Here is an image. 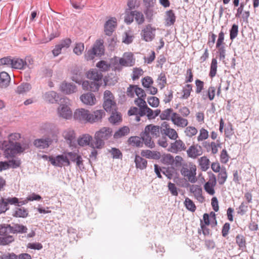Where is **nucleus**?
<instances>
[{"mask_svg": "<svg viewBox=\"0 0 259 259\" xmlns=\"http://www.w3.org/2000/svg\"><path fill=\"white\" fill-rule=\"evenodd\" d=\"M15 238L12 235L1 236L0 237V245H7L14 242Z\"/></svg>", "mask_w": 259, "mask_h": 259, "instance_id": "obj_41", "label": "nucleus"}, {"mask_svg": "<svg viewBox=\"0 0 259 259\" xmlns=\"http://www.w3.org/2000/svg\"><path fill=\"white\" fill-rule=\"evenodd\" d=\"M174 113L172 109H166L160 114V118L161 120H171V116H172Z\"/></svg>", "mask_w": 259, "mask_h": 259, "instance_id": "obj_40", "label": "nucleus"}, {"mask_svg": "<svg viewBox=\"0 0 259 259\" xmlns=\"http://www.w3.org/2000/svg\"><path fill=\"white\" fill-rule=\"evenodd\" d=\"M63 136L66 140L70 147L75 146V134L73 130L68 129L65 131L63 133Z\"/></svg>", "mask_w": 259, "mask_h": 259, "instance_id": "obj_14", "label": "nucleus"}, {"mask_svg": "<svg viewBox=\"0 0 259 259\" xmlns=\"http://www.w3.org/2000/svg\"><path fill=\"white\" fill-rule=\"evenodd\" d=\"M80 99L84 104L89 105H94L96 101L95 95L91 93L81 95Z\"/></svg>", "mask_w": 259, "mask_h": 259, "instance_id": "obj_23", "label": "nucleus"}, {"mask_svg": "<svg viewBox=\"0 0 259 259\" xmlns=\"http://www.w3.org/2000/svg\"><path fill=\"white\" fill-rule=\"evenodd\" d=\"M187 136L192 137L197 133V130L193 126H188L185 131Z\"/></svg>", "mask_w": 259, "mask_h": 259, "instance_id": "obj_60", "label": "nucleus"}, {"mask_svg": "<svg viewBox=\"0 0 259 259\" xmlns=\"http://www.w3.org/2000/svg\"><path fill=\"white\" fill-rule=\"evenodd\" d=\"M136 167L140 169H144L146 168L147 161L139 155H136L135 158Z\"/></svg>", "mask_w": 259, "mask_h": 259, "instance_id": "obj_31", "label": "nucleus"}, {"mask_svg": "<svg viewBox=\"0 0 259 259\" xmlns=\"http://www.w3.org/2000/svg\"><path fill=\"white\" fill-rule=\"evenodd\" d=\"M176 17L173 10H169L165 12V25L170 26L174 24L176 22Z\"/></svg>", "mask_w": 259, "mask_h": 259, "instance_id": "obj_27", "label": "nucleus"}, {"mask_svg": "<svg viewBox=\"0 0 259 259\" xmlns=\"http://www.w3.org/2000/svg\"><path fill=\"white\" fill-rule=\"evenodd\" d=\"M171 121L179 127H184L188 124V120L182 118L179 114L174 113L171 116Z\"/></svg>", "mask_w": 259, "mask_h": 259, "instance_id": "obj_15", "label": "nucleus"}, {"mask_svg": "<svg viewBox=\"0 0 259 259\" xmlns=\"http://www.w3.org/2000/svg\"><path fill=\"white\" fill-rule=\"evenodd\" d=\"M175 140V142L171 143L168 151L174 153H177L178 152L185 151L186 149L185 143L181 140Z\"/></svg>", "mask_w": 259, "mask_h": 259, "instance_id": "obj_9", "label": "nucleus"}, {"mask_svg": "<svg viewBox=\"0 0 259 259\" xmlns=\"http://www.w3.org/2000/svg\"><path fill=\"white\" fill-rule=\"evenodd\" d=\"M155 30L151 24L147 25L142 31L143 39L146 41H152L155 37Z\"/></svg>", "mask_w": 259, "mask_h": 259, "instance_id": "obj_7", "label": "nucleus"}, {"mask_svg": "<svg viewBox=\"0 0 259 259\" xmlns=\"http://www.w3.org/2000/svg\"><path fill=\"white\" fill-rule=\"evenodd\" d=\"M12 68L20 70L25 69L23 59L19 58H13Z\"/></svg>", "mask_w": 259, "mask_h": 259, "instance_id": "obj_39", "label": "nucleus"}, {"mask_svg": "<svg viewBox=\"0 0 259 259\" xmlns=\"http://www.w3.org/2000/svg\"><path fill=\"white\" fill-rule=\"evenodd\" d=\"M12 234H24L27 232L28 229L26 226L22 224L12 223Z\"/></svg>", "mask_w": 259, "mask_h": 259, "instance_id": "obj_25", "label": "nucleus"}, {"mask_svg": "<svg viewBox=\"0 0 259 259\" xmlns=\"http://www.w3.org/2000/svg\"><path fill=\"white\" fill-rule=\"evenodd\" d=\"M96 66L100 69L101 71H106L110 68V65H109L105 61H100L96 64Z\"/></svg>", "mask_w": 259, "mask_h": 259, "instance_id": "obj_56", "label": "nucleus"}, {"mask_svg": "<svg viewBox=\"0 0 259 259\" xmlns=\"http://www.w3.org/2000/svg\"><path fill=\"white\" fill-rule=\"evenodd\" d=\"M144 72L141 68H134L133 72L132 79L135 80L139 78L142 76Z\"/></svg>", "mask_w": 259, "mask_h": 259, "instance_id": "obj_61", "label": "nucleus"}, {"mask_svg": "<svg viewBox=\"0 0 259 259\" xmlns=\"http://www.w3.org/2000/svg\"><path fill=\"white\" fill-rule=\"evenodd\" d=\"M227 178V173L225 167L221 168V171L219 173L218 180L219 184L223 185L226 182Z\"/></svg>", "mask_w": 259, "mask_h": 259, "instance_id": "obj_42", "label": "nucleus"}, {"mask_svg": "<svg viewBox=\"0 0 259 259\" xmlns=\"http://www.w3.org/2000/svg\"><path fill=\"white\" fill-rule=\"evenodd\" d=\"M11 228V224H0V236L10 235V234H12Z\"/></svg>", "mask_w": 259, "mask_h": 259, "instance_id": "obj_36", "label": "nucleus"}, {"mask_svg": "<svg viewBox=\"0 0 259 259\" xmlns=\"http://www.w3.org/2000/svg\"><path fill=\"white\" fill-rule=\"evenodd\" d=\"M236 242L240 249L243 250L246 248V240L243 235H237L236 237Z\"/></svg>", "mask_w": 259, "mask_h": 259, "instance_id": "obj_46", "label": "nucleus"}, {"mask_svg": "<svg viewBox=\"0 0 259 259\" xmlns=\"http://www.w3.org/2000/svg\"><path fill=\"white\" fill-rule=\"evenodd\" d=\"M28 214V211L24 207H16L12 215L16 218H26Z\"/></svg>", "mask_w": 259, "mask_h": 259, "instance_id": "obj_32", "label": "nucleus"}, {"mask_svg": "<svg viewBox=\"0 0 259 259\" xmlns=\"http://www.w3.org/2000/svg\"><path fill=\"white\" fill-rule=\"evenodd\" d=\"M161 133L165 136H167L171 140H176L178 138V135L176 131L171 128L161 129Z\"/></svg>", "mask_w": 259, "mask_h": 259, "instance_id": "obj_30", "label": "nucleus"}, {"mask_svg": "<svg viewBox=\"0 0 259 259\" xmlns=\"http://www.w3.org/2000/svg\"><path fill=\"white\" fill-rule=\"evenodd\" d=\"M52 143V140L49 138L45 139H38L34 140V145L39 149H45L48 148Z\"/></svg>", "mask_w": 259, "mask_h": 259, "instance_id": "obj_21", "label": "nucleus"}, {"mask_svg": "<svg viewBox=\"0 0 259 259\" xmlns=\"http://www.w3.org/2000/svg\"><path fill=\"white\" fill-rule=\"evenodd\" d=\"M89 111L83 108L76 110L74 113V118L80 121L89 122Z\"/></svg>", "mask_w": 259, "mask_h": 259, "instance_id": "obj_11", "label": "nucleus"}, {"mask_svg": "<svg viewBox=\"0 0 259 259\" xmlns=\"http://www.w3.org/2000/svg\"><path fill=\"white\" fill-rule=\"evenodd\" d=\"M12 64L13 58L10 56L5 57L0 59V65L12 68Z\"/></svg>", "mask_w": 259, "mask_h": 259, "instance_id": "obj_53", "label": "nucleus"}, {"mask_svg": "<svg viewBox=\"0 0 259 259\" xmlns=\"http://www.w3.org/2000/svg\"><path fill=\"white\" fill-rule=\"evenodd\" d=\"M196 167L195 165L190 164L189 166L184 165L181 169V174L186 177L191 183L195 182Z\"/></svg>", "mask_w": 259, "mask_h": 259, "instance_id": "obj_3", "label": "nucleus"}, {"mask_svg": "<svg viewBox=\"0 0 259 259\" xmlns=\"http://www.w3.org/2000/svg\"><path fill=\"white\" fill-rule=\"evenodd\" d=\"M109 152L111 154L113 158L120 159L122 157L121 152L118 149L116 148H112Z\"/></svg>", "mask_w": 259, "mask_h": 259, "instance_id": "obj_59", "label": "nucleus"}, {"mask_svg": "<svg viewBox=\"0 0 259 259\" xmlns=\"http://www.w3.org/2000/svg\"><path fill=\"white\" fill-rule=\"evenodd\" d=\"M144 130L145 133L151 134L153 137L157 138L161 133L160 126L153 124H149L145 126Z\"/></svg>", "mask_w": 259, "mask_h": 259, "instance_id": "obj_22", "label": "nucleus"}, {"mask_svg": "<svg viewBox=\"0 0 259 259\" xmlns=\"http://www.w3.org/2000/svg\"><path fill=\"white\" fill-rule=\"evenodd\" d=\"M132 13L134 14L135 21L139 25L142 24L145 21V18L143 14L140 11H133Z\"/></svg>", "mask_w": 259, "mask_h": 259, "instance_id": "obj_47", "label": "nucleus"}, {"mask_svg": "<svg viewBox=\"0 0 259 259\" xmlns=\"http://www.w3.org/2000/svg\"><path fill=\"white\" fill-rule=\"evenodd\" d=\"M31 89V85L27 82H23L17 87L16 92L19 94H23L29 92Z\"/></svg>", "mask_w": 259, "mask_h": 259, "instance_id": "obj_34", "label": "nucleus"}, {"mask_svg": "<svg viewBox=\"0 0 259 259\" xmlns=\"http://www.w3.org/2000/svg\"><path fill=\"white\" fill-rule=\"evenodd\" d=\"M128 142L130 144L132 145L133 146H136L137 147H143V142L142 141V138L141 137H131L128 139Z\"/></svg>", "mask_w": 259, "mask_h": 259, "instance_id": "obj_38", "label": "nucleus"}, {"mask_svg": "<svg viewBox=\"0 0 259 259\" xmlns=\"http://www.w3.org/2000/svg\"><path fill=\"white\" fill-rule=\"evenodd\" d=\"M184 205L186 208L189 211L193 212L196 210V206L192 200L189 198H186L184 201Z\"/></svg>", "mask_w": 259, "mask_h": 259, "instance_id": "obj_50", "label": "nucleus"}, {"mask_svg": "<svg viewBox=\"0 0 259 259\" xmlns=\"http://www.w3.org/2000/svg\"><path fill=\"white\" fill-rule=\"evenodd\" d=\"M109 120L112 124H116L121 121V115L120 113L118 112L114 113V111H113Z\"/></svg>", "mask_w": 259, "mask_h": 259, "instance_id": "obj_49", "label": "nucleus"}, {"mask_svg": "<svg viewBox=\"0 0 259 259\" xmlns=\"http://www.w3.org/2000/svg\"><path fill=\"white\" fill-rule=\"evenodd\" d=\"M217 60L216 58H212L210 67V71L209 75L210 77L212 78L214 77L217 73Z\"/></svg>", "mask_w": 259, "mask_h": 259, "instance_id": "obj_44", "label": "nucleus"}, {"mask_svg": "<svg viewBox=\"0 0 259 259\" xmlns=\"http://www.w3.org/2000/svg\"><path fill=\"white\" fill-rule=\"evenodd\" d=\"M44 129L46 130L49 134L52 135L53 137L56 136L59 133L58 127L55 124L53 123H48L45 124Z\"/></svg>", "mask_w": 259, "mask_h": 259, "instance_id": "obj_33", "label": "nucleus"}, {"mask_svg": "<svg viewBox=\"0 0 259 259\" xmlns=\"http://www.w3.org/2000/svg\"><path fill=\"white\" fill-rule=\"evenodd\" d=\"M238 33V26L234 24L230 30V38L233 40L237 36Z\"/></svg>", "mask_w": 259, "mask_h": 259, "instance_id": "obj_55", "label": "nucleus"}, {"mask_svg": "<svg viewBox=\"0 0 259 259\" xmlns=\"http://www.w3.org/2000/svg\"><path fill=\"white\" fill-rule=\"evenodd\" d=\"M105 115V113L103 110H97L93 113H90L89 122L94 123L101 121Z\"/></svg>", "mask_w": 259, "mask_h": 259, "instance_id": "obj_19", "label": "nucleus"}, {"mask_svg": "<svg viewBox=\"0 0 259 259\" xmlns=\"http://www.w3.org/2000/svg\"><path fill=\"white\" fill-rule=\"evenodd\" d=\"M144 13L148 22H151L153 19V16L154 14H156V12H154L153 7H145L144 10Z\"/></svg>", "mask_w": 259, "mask_h": 259, "instance_id": "obj_43", "label": "nucleus"}, {"mask_svg": "<svg viewBox=\"0 0 259 259\" xmlns=\"http://www.w3.org/2000/svg\"><path fill=\"white\" fill-rule=\"evenodd\" d=\"M199 164L203 171L207 170L209 167V160L205 156L201 157L199 159Z\"/></svg>", "mask_w": 259, "mask_h": 259, "instance_id": "obj_45", "label": "nucleus"}, {"mask_svg": "<svg viewBox=\"0 0 259 259\" xmlns=\"http://www.w3.org/2000/svg\"><path fill=\"white\" fill-rule=\"evenodd\" d=\"M104 102L103 107L107 112H113L115 110L116 103L112 93L108 90H106L104 93Z\"/></svg>", "mask_w": 259, "mask_h": 259, "instance_id": "obj_2", "label": "nucleus"}, {"mask_svg": "<svg viewBox=\"0 0 259 259\" xmlns=\"http://www.w3.org/2000/svg\"><path fill=\"white\" fill-rule=\"evenodd\" d=\"M60 88L61 91L66 94H71L77 91V88L75 84L67 82H62Z\"/></svg>", "mask_w": 259, "mask_h": 259, "instance_id": "obj_17", "label": "nucleus"}, {"mask_svg": "<svg viewBox=\"0 0 259 259\" xmlns=\"http://www.w3.org/2000/svg\"><path fill=\"white\" fill-rule=\"evenodd\" d=\"M10 144L9 147H7V145H5V152L10 156H13L16 154L22 153L28 148L27 144H23L21 146L20 143L17 142Z\"/></svg>", "mask_w": 259, "mask_h": 259, "instance_id": "obj_4", "label": "nucleus"}, {"mask_svg": "<svg viewBox=\"0 0 259 259\" xmlns=\"http://www.w3.org/2000/svg\"><path fill=\"white\" fill-rule=\"evenodd\" d=\"M129 66H133L135 63V60L134 59L133 54L132 53H125L123 57Z\"/></svg>", "mask_w": 259, "mask_h": 259, "instance_id": "obj_54", "label": "nucleus"}, {"mask_svg": "<svg viewBox=\"0 0 259 259\" xmlns=\"http://www.w3.org/2000/svg\"><path fill=\"white\" fill-rule=\"evenodd\" d=\"M134 14L132 13V11H129L126 10L125 12V15L124 17V22L127 24H130L134 21Z\"/></svg>", "mask_w": 259, "mask_h": 259, "instance_id": "obj_57", "label": "nucleus"}, {"mask_svg": "<svg viewBox=\"0 0 259 259\" xmlns=\"http://www.w3.org/2000/svg\"><path fill=\"white\" fill-rule=\"evenodd\" d=\"M66 155L67 156L69 159V161H71L72 162H75L77 158L80 155L78 154V151L77 152H69L66 153Z\"/></svg>", "mask_w": 259, "mask_h": 259, "instance_id": "obj_58", "label": "nucleus"}, {"mask_svg": "<svg viewBox=\"0 0 259 259\" xmlns=\"http://www.w3.org/2000/svg\"><path fill=\"white\" fill-rule=\"evenodd\" d=\"M130 133V128L127 126H123L120 128L114 134V139H119L127 135Z\"/></svg>", "mask_w": 259, "mask_h": 259, "instance_id": "obj_37", "label": "nucleus"}, {"mask_svg": "<svg viewBox=\"0 0 259 259\" xmlns=\"http://www.w3.org/2000/svg\"><path fill=\"white\" fill-rule=\"evenodd\" d=\"M192 91V85L190 84H187L185 85V87L183 89V95L181 97V98L183 99H187L191 94V92Z\"/></svg>", "mask_w": 259, "mask_h": 259, "instance_id": "obj_51", "label": "nucleus"}, {"mask_svg": "<svg viewBox=\"0 0 259 259\" xmlns=\"http://www.w3.org/2000/svg\"><path fill=\"white\" fill-rule=\"evenodd\" d=\"M190 192L194 195V197L199 202L202 203L204 201V197L202 195V188L198 185H192L190 188Z\"/></svg>", "mask_w": 259, "mask_h": 259, "instance_id": "obj_18", "label": "nucleus"}, {"mask_svg": "<svg viewBox=\"0 0 259 259\" xmlns=\"http://www.w3.org/2000/svg\"><path fill=\"white\" fill-rule=\"evenodd\" d=\"M174 159L170 154L163 155L161 158V161L165 164H172L174 162Z\"/></svg>", "mask_w": 259, "mask_h": 259, "instance_id": "obj_52", "label": "nucleus"}, {"mask_svg": "<svg viewBox=\"0 0 259 259\" xmlns=\"http://www.w3.org/2000/svg\"><path fill=\"white\" fill-rule=\"evenodd\" d=\"M57 111L59 116L63 118L69 119L72 117V111L70 107L66 105H61L58 107Z\"/></svg>", "mask_w": 259, "mask_h": 259, "instance_id": "obj_12", "label": "nucleus"}, {"mask_svg": "<svg viewBox=\"0 0 259 259\" xmlns=\"http://www.w3.org/2000/svg\"><path fill=\"white\" fill-rule=\"evenodd\" d=\"M87 76L88 78L96 81L101 82L103 78V75L101 71L96 69L89 71Z\"/></svg>", "mask_w": 259, "mask_h": 259, "instance_id": "obj_24", "label": "nucleus"}, {"mask_svg": "<svg viewBox=\"0 0 259 259\" xmlns=\"http://www.w3.org/2000/svg\"><path fill=\"white\" fill-rule=\"evenodd\" d=\"M78 144L82 147L89 146L92 148H96L95 146H93L92 144L95 143V139L89 134H84L79 137L77 140Z\"/></svg>", "mask_w": 259, "mask_h": 259, "instance_id": "obj_8", "label": "nucleus"}, {"mask_svg": "<svg viewBox=\"0 0 259 259\" xmlns=\"http://www.w3.org/2000/svg\"><path fill=\"white\" fill-rule=\"evenodd\" d=\"M49 161L51 164L55 166L62 167L64 163H66L67 166H69L70 164V161H69L66 155H59L55 158L53 156L49 157Z\"/></svg>", "mask_w": 259, "mask_h": 259, "instance_id": "obj_5", "label": "nucleus"}, {"mask_svg": "<svg viewBox=\"0 0 259 259\" xmlns=\"http://www.w3.org/2000/svg\"><path fill=\"white\" fill-rule=\"evenodd\" d=\"M217 184L215 176L212 174H209V180L204 184V189L205 191L210 195L215 193L214 187Z\"/></svg>", "mask_w": 259, "mask_h": 259, "instance_id": "obj_6", "label": "nucleus"}, {"mask_svg": "<svg viewBox=\"0 0 259 259\" xmlns=\"http://www.w3.org/2000/svg\"><path fill=\"white\" fill-rule=\"evenodd\" d=\"M189 157L196 158L202 154V147L198 144L191 146L187 151Z\"/></svg>", "mask_w": 259, "mask_h": 259, "instance_id": "obj_13", "label": "nucleus"}, {"mask_svg": "<svg viewBox=\"0 0 259 259\" xmlns=\"http://www.w3.org/2000/svg\"><path fill=\"white\" fill-rule=\"evenodd\" d=\"M83 75L81 72L76 73L72 76V79L76 83L79 84H82V87L84 90H89L90 82L88 80H83Z\"/></svg>", "mask_w": 259, "mask_h": 259, "instance_id": "obj_10", "label": "nucleus"}, {"mask_svg": "<svg viewBox=\"0 0 259 259\" xmlns=\"http://www.w3.org/2000/svg\"><path fill=\"white\" fill-rule=\"evenodd\" d=\"M101 84V82H99V81L94 80L90 81L89 91L91 92H96L99 90Z\"/></svg>", "mask_w": 259, "mask_h": 259, "instance_id": "obj_62", "label": "nucleus"}, {"mask_svg": "<svg viewBox=\"0 0 259 259\" xmlns=\"http://www.w3.org/2000/svg\"><path fill=\"white\" fill-rule=\"evenodd\" d=\"M92 49L97 56L102 55L104 53L103 41L102 40H97Z\"/></svg>", "mask_w": 259, "mask_h": 259, "instance_id": "obj_35", "label": "nucleus"}, {"mask_svg": "<svg viewBox=\"0 0 259 259\" xmlns=\"http://www.w3.org/2000/svg\"><path fill=\"white\" fill-rule=\"evenodd\" d=\"M122 66H129L128 64L126 63V61L123 57L119 59V64L115 65L114 66V70L120 71L121 70Z\"/></svg>", "mask_w": 259, "mask_h": 259, "instance_id": "obj_63", "label": "nucleus"}, {"mask_svg": "<svg viewBox=\"0 0 259 259\" xmlns=\"http://www.w3.org/2000/svg\"><path fill=\"white\" fill-rule=\"evenodd\" d=\"M196 84V90L195 92L196 94H200L202 92V91L204 89V82L197 79L195 80Z\"/></svg>", "mask_w": 259, "mask_h": 259, "instance_id": "obj_64", "label": "nucleus"}, {"mask_svg": "<svg viewBox=\"0 0 259 259\" xmlns=\"http://www.w3.org/2000/svg\"><path fill=\"white\" fill-rule=\"evenodd\" d=\"M203 146H204V147H205L207 149L208 151V148L211 149L212 153L214 154L218 152V148L220 146V144H217L214 142H212L210 144L207 143L206 142H205V144Z\"/></svg>", "mask_w": 259, "mask_h": 259, "instance_id": "obj_48", "label": "nucleus"}, {"mask_svg": "<svg viewBox=\"0 0 259 259\" xmlns=\"http://www.w3.org/2000/svg\"><path fill=\"white\" fill-rule=\"evenodd\" d=\"M44 99L46 101L50 103H54L58 102L59 99V96L58 94L55 91H49L46 92L44 96Z\"/></svg>", "mask_w": 259, "mask_h": 259, "instance_id": "obj_26", "label": "nucleus"}, {"mask_svg": "<svg viewBox=\"0 0 259 259\" xmlns=\"http://www.w3.org/2000/svg\"><path fill=\"white\" fill-rule=\"evenodd\" d=\"M116 25V19L112 17L109 19L104 25V31L106 35L110 36L114 31Z\"/></svg>", "mask_w": 259, "mask_h": 259, "instance_id": "obj_16", "label": "nucleus"}, {"mask_svg": "<svg viewBox=\"0 0 259 259\" xmlns=\"http://www.w3.org/2000/svg\"><path fill=\"white\" fill-rule=\"evenodd\" d=\"M140 136L142 138L143 144H144L147 147L152 149L155 147V144L152 140V138L150 134L145 133V130L140 134Z\"/></svg>", "mask_w": 259, "mask_h": 259, "instance_id": "obj_20", "label": "nucleus"}, {"mask_svg": "<svg viewBox=\"0 0 259 259\" xmlns=\"http://www.w3.org/2000/svg\"><path fill=\"white\" fill-rule=\"evenodd\" d=\"M112 134L111 128L107 127L102 128L96 132L94 136L95 143L92 144V146H95L97 149H102L105 145L104 141L109 139L111 137Z\"/></svg>", "mask_w": 259, "mask_h": 259, "instance_id": "obj_1", "label": "nucleus"}, {"mask_svg": "<svg viewBox=\"0 0 259 259\" xmlns=\"http://www.w3.org/2000/svg\"><path fill=\"white\" fill-rule=\"evenodd\" d=\"M141 155L147 158L158 159L160 158L159 152L152 151L149 150H144L141 151Z\"/></svg>", "mask_w": 259, "mask_h": 259, "instance_id": "obj_29", "label": "nucleus"}, {"mask_svg": "<svg viewBox=\"0 0 259 259\" xmlns=\"http://www.w3.org/2000/svg\"><path fill=\"white\" fill-rule=\"evenodd\" d=\"M10 77L8 73L3 71L0 73V87L5 88L7 87L10 82Z\"/></svg>", "mask_w": 259, "mask_h": 259, "instance_id": "obj_28", "label": "nucleus"}]
</instances>
